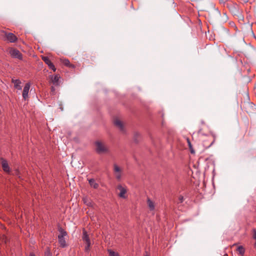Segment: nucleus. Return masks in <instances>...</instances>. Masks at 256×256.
I'll use <instances>...</instances> for the list:
<instances>
[{
	"instance_id": "nucleus-9",
	"label": "nucleus",
	"mask_w": 256,
	"mask_h": 256,
	"mask_svg": "<svg viewBox=\"0 0 256 256\" xmlns=\"http://www.w3.org/2000/svg\"><path fill=\"white\" fill-rule=\"evenodd\" d=\"M0 160L3 170L6 172H10V169L8 162L2 158L0 159Z\"/></svg>"
},
{
	"instance_id": "nucleus-27",
	"label": "nucleus",
	"mask_w": 256,
	"mask_h": 256,
	"mask_svg": "<svg viewBox=\"0 0 256 256\" xmlns=\"http://www.w3.org/2000/svg\"><path fill=\"white\" fill-rule=\"evenodd\" d=\"M51 91L54 93V91H55V88L54 86H52L51 88Z\"/></svg>"
},
{
	"instance_id": "nucleus-12",
	"label": "nucleus",
	"mask_w": 256,
	"mask_h": 256,
	"mask_svg": "<svg viewBox=\"0 0 256 256\" xmlns=\"http://www.w3.org/2000/svg\"><path fill=\"white\" fill-rule=\"evenodd\" d=\"M114 124L120 130L123 132L124 131V124L122 122L118 119H115L114 120Z\"/></svg>"
},
{
	"instance_id": "nucleus-4",
	"label": "nucleus",
	"mask_w": 256,
	"mask_h": 256,
	"mask_svg": "<svg viewBox=\"0 0 256 256\" xmlns=\"http://www.w3.org/2000/svg\"><path fill=\"white\" fill-rule=\"evenodd\" d=\"M114 171L116 178L120 180L122 176V169L115 164L114 166Z\"/></svg>"
},
{
	"instance_id": "nucleus-34",
	"label": "nucleus",
	"mask_w": 256,
	"mask_h": 256,
	"mask_svg": "<svg viewBox=\"0 0 256 256\" xmlns=\"http://www.w3.org/2000/svg\"><path fill=\"white\" fill-rule=\"evenodd\" d=\"M145 256H148V255H146Z\"/></svg>"
},
{
	"instance_id": "nucleus-7",
	"label": "nucleus",
	"mask_w": 256,
	"mask_h": 256,
	"mask_svg": "<svg viewBox=\"0 0 256 256\" xmlns=\"http://www.w3.org/2000/svg\"><path fill=\"white\" fill-rule=\"evenodd\" d=\"M118 190H120V193L118 194V196L122 198H126V196H125V194L127 192V190L126 186H122L121 184H119L117 186Z\"/></svg>"
},
{
	"instance_id": "nucleus-10",
	"label": "nucleus",
	"mask_w": 256,
	"mask_h": 256,
	"mask_svg": "<svg viewBox=\"0 0 256 256\" xmlns=\"http://www.w3.org/2000/svg\"><path fill=\"white\" fill-rule=\"evenodd\" d=\"M12 82L14 84V87L15 88L18 90H22V87L21 86L22 82L20 80L12 78Z\"/></svg>"
},
{
	"instance_id": "nucleus-33",
	"label": "nucleus",
	"mask_w": 256,
	"mask_h": 256,
	"mask_svg": "<svg viewBox=\"0 0 256 256\" xmlns=\"http://www.w3.org/2000/svg\"><path fill=\"white\" fill-rule=\"evenodd\" d=\"M255 246H256V243H255Z\"/></svg>"
},
{
	"instance_id": "nucleus-6",
	"label": "nucleus",
	"mask_w": 256,
	"mask_h": 256,
	"mask_svg": "<svg viewBox=\"0 0 256 256\" xmlns=\"http://www.w3.org/2000/svg\"><path fill=\"white\" fill-rule=\"evenodd\" d=\"M30 84L28 82L25 84L22 92V97L24 100H26L28 98V92L30 88Z\"/></svg>"
},
{
	"instance_id": "nucleus-11",
	"label": "nucleus",
	"mask_w": 256,
	"mask_h": 256,
	"mask_svg": "<svg viewBox=\"0 0 256 256\" xmlns=\"http://www.w3.org/2000/svg\"><path fill=\"white\" fill-rule=\"evenodd\" d=\"M6 37L7 40L10 42H14L17 40L16 36L12 33L6 34Z\"/></svg>"
},
{
	"instance_id": "nucleus-30",
	"label": "nucleus",
	"mask_w": 256,
	"mask_h": 256,
	"mask_svg": "<svg viewBox=\"0 0 256 256\" xmlns=\"http://www.w3.org/2000/svg\"><path fill=\"white\" fill-rule=\"evenodd\" d=\"M223 256H228V254H225Z\"/></svg>"
},
{
	"instance_id": "nucleus-1",
	"label": "nucleus",
	"mask_w": 256,
	"mask_h": 256,
	"mask_svg": "<svg viewBox=\"0 0 256 256\" xmlns=\"http://www.w3.org/2000/svg\"><path fill=\"white\" fill-rule=\"evenodd\" d=\"M215 136L214 135L204 136L202 138L203 141V146L206 148H210L215 141Z\"/></svg>"
},
{
	"instance_id": "nucleus-14",
	"label": "nucleus",
	"mask_w": 256,
	"mask_h": 256,
	"mask_svg": "<svg viewBox=\"0 0 256 256\" xmlns=\"http://www.w3.org/2000/svg\"><path fill=\"white\" fill-rule=\"evenodd\" d=\"M82 200L88 206H92L93 204L92 201L86 197L83 198Z\"/></svg>"
},
{
	"instance_id": "nucleus-25",
	"label": "nucleus",
	"mask_w": 256,
	"mask_h": 256,
	"mask_svg": "<svg viewBox=\"0 0 256 256\" xmlns=\"http://www.w3.org/2000/svg\"><path fill=\"white\" fill-rule=\"evenodd\" d=\"M178 200L180 202H182L184 200V197L180 196H179Z\"/></svg>"
},
{
	"instance_id": "nucleus-5",
	"label": "nucleus",
	"mask_w": 256,
	"mask_h": 256,
	"mask_svg": "<svg viewBox=\"0 0 256 256\" xmlns=\"http://www.w3.org/2000/svg\"><path fill=\"white\" fill-rule=\"evenodd\" d=\"M51 82L55 86H60V76L59 74L50 75V76Z\"/></svg>"
},
{
	"instance_id": "nucleus-24",
	"label": "nucleus",
	"mask_w": 256,
	"mask_h": 256,
	"mask_svg": "<svg viewBox=\"0 0 256 256\" xmlns=\"http://www.w3.org/2000/svg\"><path fill=\"white\" fill-rule=\"evenodd\" d=\"M50 68L54 72H55L56 70V68H55V65H48Z\"/></svg>"
},
{
	"instance_id": "nucleus-23",
	"label": "nucleus",
	"mask_w": 256,
	"mask_h": 256,
	"mask_svg": "<svg viewBox=\"0 0 256 256\" xmlns=\"http://www.w3.org/2000/svg\"><path fill=\"white\" fill-rule=\"evenodd\" d=\"M252 238L256 240V229L252 230Z\"/></svg>"
},
{
	"instance_id": "nucleus-15",
	"label": "nucleus",
	"mask_w": 256,
	"mask_h": 256,
	"mask_svg": "<svg viewBox=\"0 0 256 256\" xmlns=\"http://www.w3.org/2000/svg\"><path fill=\"white\" fill-rule=\"evenodd\" d=\"M147 202H148V208L150 209V210H154V208H155V205H154V202H152L149 198L148 199Z\"/></svg>"
},
{
	"instance_id": "nucleus-19",
	"label": "nucleus",
	"mask_w": 256,
	"mask_h": 256,
	"mask_svg": "<svg viewBox=\"0 0 256 256\" xmlns=\"http://www.w3.org/2000/svg\"><path fill=\"white\" fill-rule=\"evenodd\" d=\"M108 252L109 253L110 256H118V253H117L115 252H114L110 250H108Z\"/></svg>"
},
{
	"instance_id": "nucleus-22",
	"label": "nucleus",
	"mask_w": 256,
	"mask_h": 256,
	"mask_svg": "<svg viewBox=\"0 0 256 256\" xmlns=\"http://www.w3.org/2000/svg\"><path fill=\"white\" fill-rule=\"evenodd\" d=\"M86 246H85V250L88 251L89 250L90 246V242L86 243Z\"/></svg>"
},
{
	"instance_id": "nucleus-13",
	"label": "nucleus",
	"mask_w": 256,
	"mask_h": 256,
	"mask_svg": "<svg viewBox=\"0 0 256 256\" xmlns=\"http://www.w3.org/2000/svg\"><path fill=\"white\" fill-rule=\"evenodd\" d=\"M89 184L91 187L96 189L98 187V184L96 183L94 179H90L88 180Z\"/></svg>"
},
{
	"instance_id": "nucleus-18",
	"label": "nucleus",
	"mask_w": 256,
	"mask_h": 256,
	"mask_svg": "<svg viewBox=\"0 0 256 256\" xmlns=\"http://www.w3.org/2000/svg\"><path fill=\"white\" fill-rule=\"evenodd\" d=\"M42 59L44 62L46 64H52V62H50L47 56H42Z\"/></svg>"
},
{
	"instance_id": "nucleus-32",
	"label": "nucleus",
	"mask_w": 256,
	"mask_h": 256,
	"mask_svg": "<svg viewBox=\"0 0 256 256\" xmlns=\"http://www.w3.org/2000/svg\"><path fill=\"white\" fill-rule=\"evenodd\" d=\"M68 66H72L73 65H70V64H68Z\"/></svg>"
},
{
	"instance_id": "nucleus-21",
	"label": "nucleus",
	"mask_w": 256,
	"mask_h": 256,
	"mask_svg": "<svg viewBox=\"0 0 256 256\" xmlns=\"http://www.w3.org/2000/svg\"><path fill=\"white\" fill-rule=\"evenodd\" d=\"M61 63L62 64H70V62L67 59H61Z\"/></svg>"
},
{
	"instance_id": "nucleus-8",
	"label": "nucleus",
	"mask_w": 256,
	"mask_h": 256,
	"mask_svg": "<svg viewBox=\"0 0 256 256\" xmlns=\"http://www.w3.org/2000/svg\"><path fill=\"white\" fill-rule=\"evenodd\" d=\"M10 54L11 56L14 58H18L19 59L22 58V55L19 50L14 49L11 48L10 50Z\"/></svg>"
},
{
	"instance_id": "nucleus-28",
	"label": "nucleus",
	"mask_w": 256,
	"mask_h": 256,
	"mask_svg": "<svg viewBox=\"0 0 256 256\" xmlns=\"http://www.w3.org/2000/svg\"><path fill=\"white\" fill-rule=\"evenodd\" d=\"M29 256H36L34 254L30 253Z\"/></svg>"
},
{
	"instance_id": "nucleus-17",
	"label": "nucleus",
	"mask_w": 256,
	"mask_h": 256,
	"mask_svg": "<svg viewBox=\"0 0 256 256\" xmlns=\"http://www.w3.org/2000/svg\"><path fill=\"white\" fill-rule=\"evenodd\" d=\"M237 251L239 252L240 254L243 256L245 250L242 246H240L238 247Z\"/></svg>"
},
{
	"instance_id": "nucleus-16",
	"label": "nucleus",
	"mask_w": 256,
	"mask_h": 256,
	"mask_svg": "<svg viewBox=\"0 0 256 256\" xmlns=\"http://www.w3.org/2000/svg\"><path fill=\"white\" fill-rule=\"evenodd\" d=\"M82 240L86 243L90 242L89 237L85 230L83 232Z\"/></svg>"
},
{
	"instance_id": "nucleus-20",
	"label": "nucleus",
	"mask_w": 256,
	"mask_h": 256,
	"mask_svg": "<svg viewBox=\"0 0 256 256\" xmlns=\"http://www.w3.org/2000/svg\"><path fill=\"white\" fill-rule=\"evenodd\" d=\"M45 256H52V254L50 252V249L48 248H46V250L45 252Z\"/></svg>"
},
{
	"instance_id": "nucleus-31",
	"label": "nucleus",
	"mask_w": 256,
	"mask_h": 256,
	"mask_svg": "<svg viewBox=\"0 0 256 256\" xmlns=\"http://www.w3.org/2000/svg\"><path fill=\"white\" fill-rule=\"evenodd\" d=\"M191 152H192V153L194 152V150H191Z\"/></svg>"
},
{
	"instance_id": "nucleus-2",
	"label": "nucleus",
	"mask_w": 256,
	"mask_h": 256,
	"mask_svg": "<svg viewBox=\"0 0 256 256\" xmlns=\"http://www.w3.org/2000/svg\"><path fill=\"white\" fill-rule=\"evenodd\" d=\"M95 146L96 150L99 154H104L106 152L108 151V148L105 146V144L104 143L100 142H95Z\"/></svg>"
},
{
	"instance_id": "nucleus-26",
	"label": "nucleus",
	"mask_w": 256,
	"mask_h": 256,
	"mask_svg": "<svg viewBox=\"0 0 256 256\" xmlns=\"http://www.w3.org/2000/svg\"><path fill=\"white\" fill-rule=\"evenodd\" d=\"M187 142L188 143V146L190 147V148H192V144H191V143L189 140V139L187 138Z\"/></svg>"
},
{
	"instance_id": "nucleus-29",
	"label": "nucleus",
	"mask_w": 256,
	"mask_h": 256,
	"mask_svg": "<svg viewBox=\"0 0 256 256\" xmlns=\"http://www.w3.org/2000/svg\"><path fill=\"white\" fill-rule=\"evenodd\" d=\"M220 2H223L222 0H220Z\"/></svg>"
},
{
	"instance_id": "nucleus-3",
	"label": "nucleus",
	"mask_w": 256,
	"mask_h": 256,
	"mask_svg": "<svg viewBox=\"0 0 256 256\" xmlns=\"http://www.w3.org/2000/svg\"><path fill=\"white\" fill-rule=\"evenodd\" d=\"M60 234L58 236V242L60 246L64 248L66 246V242L64 236L66 235V232L62 229L60 230Z\"/></svg>"
}]
</instances>
